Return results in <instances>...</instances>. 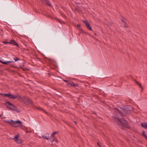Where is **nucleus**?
I'll use <instances>...</instances> for the list:
<instances>
[{"label": "nucleus", "instance_id": "f257e3e1", "mask_svg": "<svg viewBox=\"0 0 147 147\" xmlns=\"http://www.w3.org/2000/svg\"><path fill=\"white\" fill-rule=\"evenodd\" d=\"M115 110L117 113H119L120 115L122 117L124 116L123 114V113H127L129 114L131 113L132 111V108L131 106L128 105L124 106L123 109H122V111H120L117 108H115Z\"/></svg>", "mask_w": 147, "mask_h": 147}, {"label": "nucleus", "instance_id": "f03ea898", "mask_svg": "<svg viewBox=\"0 0 147 147\" xmlns=\"http://www.w3.org/2000/svg\"><path fill=\"white\" fill-rule=\"evenodd\" d=\"M117 119L116 121L117 124L118 125L126 127L128 128H130V127L129 125L127 123V121L124 119V118L118 119L115 117Z\"/></svg>", "mask_w": 147, "mask_h": 147}, {"label": "nucleus", "instance_id": "7ed1b4c3", "mask_svg": "<svg viewBox=\"0 0 147 147\" xmlns=\"http://www.w3.org/2000/svg\"><path fill=\"white\" fill-rule=\"evenodd\" d=\"M6 121L7 124L15 127H19L20 125L22 123V122L19 120L16 121L11 120L10 121Z\"/></svg>", "mask_w": 147, "mask_h": 147}, {"label": "nucleus", "instance_id": "20e7f679", "mask_svg": "<svg viewBox=\"0 0 147 147\" xmlns=\"http://www.w3.org/2000/svg\"><path fill=\"white\" fill-rule=\"evenodd\" d=\"M22 102L26 105H29L30 104L31 105L33 106L34 103L30 98L26 96H24Z\"/></svg>", "mask_w": 147, "mask_h": 147}, {"label": "nucleus", "instance_id": "39448f33", "mask_svg": "<svg viewBox=\"0 0 147 147\" xmlns=\"http://www.w3.org/2000/svg\"><path fill=\"white\" fill-rule=\"evenodd\" d=\"M4 96L5 97H7L9 98H10L13 99H15L16 98L14 97V95H12L10 93H9L8 94H4Z\"/></svg>", "mask_w": 147, "mask_h": 147}, {"label": "nucleus", "instance_id": "423d86ee", "mask_svg": "<svg viewBox=\"0 0 147 147\" xmlns=\"http://www.w3.org/2000/svg\"><path fill=\"white\" fill-rule=\"evenodd\" d=\"M82 22L85 23L86 26V28L88 30H92V29L90 26V24L88 21L83 20H82Z\"/></svg>", "mask_w": 147, "mask_h": 147}, {"label": "nucleus", "instance_id": "0eeeda50", "mask_svg": "<svg viewBox=\"0 0 147 147\" xmlns=\"http://www.w3.org/2000/svg\"><path fill=\"white\" fill-rule=\"evenodd\" d=\"M68 86H72L77 87L78 86V84H75L72 81H70L67 83Z\"/></svg>", "mask_w": 147, "mask_h": 147}, {"label": "nucleus", "instance_id": "6e6552de", "mask_svg": "<svg viewBox=\"0 0 147 147\" xmlns=\"http://www.w3.org/2000/svg\"><path fill=\"white\" fill-rule=\"evenodd\" d=\"M7 108L10 110H11L13 111H15L17 113H18L19 112H20V111L19 109L17 107L16 109H13V108H12L11 107H7Z\"/></svg>", "mask_w": 147, "mask_h": 147}, {"label": "nucleus", "instance_id": "1a4fd4ad", "mask_svg": "<svg viewBox=\"0 0 147 147\" xmlns=\"http://www.w3.org/2000/svg\"><path fill=\"white\" fill-rule=\"evenodd\" d=\"M18 137H19V135H16L15 136V137H14V139L15 140V141H16L17 143H21L22 142V141L21 140L20 141H20V142H19V140H18Z\"/></svg>", "mask_w": 147, "mask_h": 147}, {"label": "nucleus", "instance_id": "9d476101", "mask_svg": "<svg viewBox=\"0 0 147 147\" xmlns=\"http://www.w3.org/2000/svg\"><path fill=\"white\" fill-rule=\"evenodd\" d=\"M10 44H13L17 47H19V45L18 43L14 40H11L10 42Z\"/></svg>", "mask_w": 147, "mask_h": 147}, {"label": "nucleus", "instance_id": "9b49d317", "mask_svg": "<svg viewBox=\"0 0 147 147\" xmlns=\"http://www.w3.org/2000/svg\"><path fill=\"white\" fill-rule=\"evenodd\" d=\"M141 126L145 129H147V123L146 122L142 123L141 124Z\"/></svg>", "mask_w": 147, "mask_h": 147}, {"label": "nucleus", "instance_id": "f8f14e48", "mask_svg": "<svg viewBox=\"0 0 147 147\" xmlns=\"http://www.w3.org/2000/svg\"><path fill=\"white\" fill-rule=\"evenodd\" d=\"M44 3H45L46 5H47L49 6H51L50 3V2L48 0H44Z\"/></svg>", "mask_w": 147, "mask_h": 147}, {"label": "nucleus", "instance_id": "ddd939ff", "mask_svg": "<svg viewBox=\"0 0 147 147\" xmlns=\"http://www.w3.org/2000/svg\"><path fill=\"white\" fill-rule=\"evenodd\" d=\"M14 97H16L15 98H18L19 99L21 100L22 101L23 98H24V97H22L19 95H17L15 96H14Z\"/></svg>", "mask_w": 147, "mask_h": 147}, {"label": "nucleus", "instance_id": "4468645a", "mask_svg": "<svg viewBox=\"0 0 147 147\" xmlns=\"http://www.w3.org/2000/svg\"><path fill=\"white\" fill-rule=\"evenodd\" d=\"M5 105L7 107H8L7 106H13V104L11 103L10 102L7 101L5 103Z\"/></svg>", "mask_w": 147, "mask_h": 147}, {"label": "nucleus", "instance_id": "2eb2a0df", "mask_svg": "<svg viewBox=\"0 0 147 147\" xmlns=\"http://www.w3.org/2000/svg\"><path fill=\"white\" fill-rule=\"evenodd\" d=\"M75 11L78 12H81V9H80V7L79 6H77L75 9Z\"/></svg>", "mask_w": 147, "mask_h": 147}, {"label": "nucleus", "instance_id": "dca6fc26", "mask_svg": "<svg viewBox=\"0 0 147 147\" xmlns=\"http://www.w3.org/2000/svg\"><path fill=\"white\" fill-rule=\"evenodd\" d=\"M36 108L40 110L43 111V112H45L46 113V114H47L48 115H49L48 114V112H46V111H45L44 109H42V108L40 107V108Z\"/></svg>", "mask_w": 147, "mask_h": 147}, {"label": "nucleus", "instance_id": "f3484780", "mask_svg": "<svg viewBox=\"0 0 147 147\" xmlns=\"http://www.w3.org/2000/svg\"><path fill=\"white\" fill-rule=\"evenodd\" d=\"M121 20L125 24H127V23L125 21V20H126V19L122 16H121Z\"/></svg>", "mask_w": 147, "mask_h": 147}, {"label": "nucleus", "instance_id": "a211bd4d", "mask_svg": "<svg viewBox=\"0 0 147 147\" xmlns=\"http://www.w3.org/2000/svg\"><path fill=\"white\" fill-rule=\"evenodd\" d=\"M142 135L147 140V136L145 134V132L144 130H143L142 131Z\"/></svg>", "mask_w": 147, "mask_h": 147}, {"label": "nucleus", "instance_id": "6ab92c4d", "mask_svg": "<svg viewBox=\"0 0 147 147\" xmlns=\"http://www.w3.org/2000/svg\"><path fill=\"white\" fill-rule=\"evenodd\" d=\"M20 127L23 129H24V130L25 129H26V127L24 126H23L22 125H21L20 126Z\"/></svg>", "mask_w": 147, "mask_h": 147}, {"label": "nucleus", "instance_id": "aec40b11", "mask_svg": "<svg viewBox=\"0 0 147 147\" xmlns=\"http://www.w3.org/2000/svg\"><path fill=\"white\" fill-rule=\"evenodd\" d=\"M80 33L82 32L83 33H84L85 34H87V33L84 30H83L81 28L80 29Z\"/></svg>", "mask_w": 147, "mask_h": 147}, {"label": "nucleus", "instance_id": "412c9836", "mask_svg": "<svg viewBox=\"0 0 147 147\" xmlns=\"http://www.w3.org/2000/svg\"><path fill=\"white\" fill-rule=\"evenodd\" d=\"M42 138L44 139V140H49V138H48L47 137L45 136L44 135H43L42 136Z\"/></svg>", "mask_w": 147, "mask_h": 147}, {"label": "nucleus", "instance_id": "4be33fe9", "mask_svg": "<svg viewBox=\"0 0 147 147\" xmlns=\"http://www.w3.org/2000/svg\"><path fill=\"white\" fill-rule=\"evenodd\" d=\"M20 68L21 69H22L24 71H26V70L29 71V69L27 68H24L22 67H21L20 66Z\"/></svg>", "mask_w": 147, "mask_h": 147}, {"label": "nucleus", "instance_id": "5701e85b", "mask_svg": "<svg viewBox=\"0 0 147 147\" xmlns=\"http://www.w3.org/2000/svg\"><path fill=\"white\" fill-rule=\"evenodd\" d=\"M14 62V61H5V64L8 65V64L9 63H11Z\"/></svg>", "mask_w": 147, "mask_h": 147}, {"label": "nucleus", "instance_id": "b1692460", "mask_svg": "<svg viewBox=\"0 0 147 147\" xmlns=\"http://www.w3.org/2000/svg\"><path fill=\"white\" fill-rule=\"evenodd\" d=\"M57 133V132H55V131L52 134V135H51L52 137L53 138H54V135Z\"/></svg>", "mask_w": 147, "mask_h": 147}, {"label": "nucleus", "instance_id": "393cba45", "mask_svg": "<svg viewBox=\"0 0 147 147\" xmlns=\"http://www.w3.org/2000/svg\"><path fill=\"white\" fill-rule=\"evenodd\" d=\"M7 40H5V41H4L3 42V43L4 44H7V43H9L10 44V42H8L7 41Z\"/></svg>", "mask_w": 147, "mask_h": 147}, {"label": "nucleus", "instance_id": "a878e982", "mask_svg": "<svg viewBox=\"0 0 147 147\" xmlns=\"http://www.w3.org/2000/svg\"><path fill=\"white\" fill-rule=\"evenodd\" d=\"M13 59L15 60V61H16L19 60V58L17 57H16V58Z\"/></svg>", "mask_w": 147, "mask_h": 147}, {"label": "nucleus", "instance_id": "bb28decb", "mask_svg": "<svg viewBox=\"0 0 147 147\" xmlns=\"http://www.w3.org/2000/svg\"><path fill=\"white\" fill-rule=\"evenodd\" d=\"M0 62L3 64H5V61H3L0 60Z\"/></svg>", "mask_w": 147, "mask_h": 147}, {"label": "nucleus", "instance_id": "cd10ccee", "mask_svg": "<svg viewBox=\"0 0 147 147\" xmlns=\"http://www.w3.org/2000/svg\"><path fill=\"white\" fill-rule=\"evenodd\" d=\"M138 85L141 88L142 90H143V88L142 87L141 84L140 83H138Z\"/></svg>", "mask_w": 147, "mask_h": 147}, {"label": "nucleus", "instance_id": "c85d7f7f", "mask_svg": "<svg viewBox=\"0 0 147 147\" xmlns=\"http://www.w3.org/2000/svg\"><path fill=\"white\" fill-rule=\"evenodd\" d=\"M124 27H125V28L128 27V26H127V24H125L124 25Z\"/></svg>", "mask_w": 147, "mask_h": 147}, {"label": "nucleus", "instance_id": "c756f323", "mask_svg": "<svg viewBox=\"0 0 147 147\" xmlns=\"http://www.w3.org/2000/svg\"><path fill=\"white\" fill-rule=\"evenodd\" d=\"M76 26L78 27H80V24H78L77 25H76Z\"/></svg>", "mask_w": 147, "mask_h": 147}, {"label": "nucleus", "instance_id": "7c9ffc66", "mask_svg": "<svg viewBox=\"0 0 147 147\" xmlns=\"http://www.w3.org/2000/svg\"><path fill=\"white\" fill-rule=\"evenodd\" d=\"M12 107L13 108V109H16V108H17V107L16 106H14L13 105V106Z\"/></svg>", "mask_w": 147, "mask_h": 147}, {"label": "nucleus", "instance_id": "2f4dec72", "mask_svg": "<svg viewBox=\"0 0 147 147\" xmlns=\"http://www.w3.org/2000/svg\"><path fill=\"white\" fill-rule=\"evenodd\" d=\"M40 1H41L42 3L44 4V0H40Z\"/></svg>", "mask_w": 147, "mask_h": 147}, {"label": "nucleus", "instance_id": "473e14b6", "mask_svg": "<svg viewBox=\"0 0 147 147\" xmlns=\"http://www.w3.org/2000/svg\"><path fill=\"white\" fill-rule=\"evenodd\" d=\"M97 145L100 147H101V146L100 145V144L98 143H97Z\"/></svg>", "mask_w": 147, "mask_h": 147}, {"label": "nucleus", "instance_id": "72a5a7b5", "mask_svg": "<svg viewBox=\"0 0 147 147\" xmlns=\"http://www.w3.org/2000/svg\"><path fill=\"white\" fill-rule=\"evenodd\" d=\"M63 81H64L65 82H67V83H68V82H68V81L66 80H63Z\"/></svg>", "mask_w": 147, "mask_h": 147}, {"label": "nucleus", "instance_id": "f704fd0d", "mask_svg": "<svg viewBox=\"0 0 147 147\" xmlns=\"http://www.w3.org/2000/svg\"><path fill=\"white\" fill-rule=\"evenodd\" d=\"M55 142H57L58 143V141L57 140V139H55Z\"/></svg>", "mask_w": 147, "mask_h": 147}, {"label": "nucleus", "instance_id": "c9c22d12", "mask_svg": "<svg viewBox=\"0 0 147 147\" xmlns=\"http://www.w3.org/2000/svg\"><path fill=\"white\" fill-rule=\"evenodd\" d=\"M55 139L54 138V139H53L51 140V142H53V141H55Z\"/></svg>", "mask_w": 147, "mask_h": 147}, {"label": "nucleus", "instance_id": "e433bc0d", "mask_svg": "<svg viewBox=\"0 0 147 147\" xmlns=\"http://www.w3.org/2000/svg\"><path fill=\"white\" fill-rule=\"evenodd\" d=\"M4 94L2 93H0V95H4Z\"/></svg>", "mask_w": 147, "mask_h": 147}, {"label": "nucleus", "instance_id": "4c0bfd02", "mask_svg": "<svg viewBox=\"0 0 147 147\" xmlns=\"http://www.w3.org/2000/svg\"><path fill=\"white\" fill-rule=\"evenodd\" d=\"M136 83L138 84V83H140L137 82H136Z\"/></svg>", "mask_w": 147, "mask_h": 147}, {"label": "nucleus", "instance_id": "58836bf2", "mask_svg": "<svg viewBox=\"0 0 147 147\" xmlns=\"http://www.w3.org/2000/svg\"><path fill=\"white\" fill-rule=\"evenodd\" d=\"M21 140H22V142H23V141H22V140H21V139H20V140H18L19 142H20V141H20Z\"/></svg>", "mask_w": 147, "mask_h": 147}, {"label": "nucleus", "instance_id": "ea45409f", "mask_svg": "<svg viewBox=\"0 0 147 147\" xmlns=\"http://www.w3.org/2000/svg\"><path fill=\"white\" fill-rule=\"evenodd\" d=\"M46 135H48L49 136V133H47L46 134Z\"/></svg>", "mask_w": 147, "mask_h": 147}, {"label": "nucleus", "instance_id": "a19ab883", "mask_svg": "<svg viewBox=\"0 0 147 147\" xmlns=\"http://www.w3.org/2000/svg\"><path fill=\"white\" fill-rule=\"evenodd\" d=\"M94 34H95V35L96 36V33H94Z\"/></svg>", "mask_w": 147, "mask_h": 147}, {"label": "nucleus", "instance_id": "79ce46f5", "mask_svg": "<svg viewBox=\"0 0 147 147\" xmlns=\"http://www.w3.org/2000/svg\"><path fill=\"white\" fill-rule=\"evenodd\" d=\"M74 123H75L76 124H77V122H75V121H74Z\"/></svg>", "mask_w": 147, "mask_h": 147}, {"label": "nucleus", "instance_id": "37998d69", "mask_svg": "<svg viewBox=\"0 0 147 147\" xmlns=\"http://www.w3.org/2000/svg\"><path fill=\"white\" fill-rule=\"evenodd\" d=\"M59 20V22L61 23V22H60L61 21H60V20Z\"/></svg>", "mask_w": 147, "mask_h": 147}, {"label": "nucleus", "instance_id": "c03bdc74", "mask_svg": "<svg viewBox=\"0 0 147 147\" xmlns=\"http://www.w3.org/2000/svg\"><path fill=\"white\" fill-rule=\"evenodd\" d=\"M6 56H8V55H6Z\"/></svg>", "mask_w": 147, "mask_h": 147}, {"label": "nucleus", "instance_id": "a18cd8bd", "mask_svg": "<svg viewBox=\"0 0 147 147\" xmlns=\"http://www.w3.org/2000/svg\"><path fill=\"white\" fill-rule=\"evenodd\" d=\"M1 117V115H0V117Z\"/></svg>", "mask_w": 147, "mask_h": 147}]
</instances>
